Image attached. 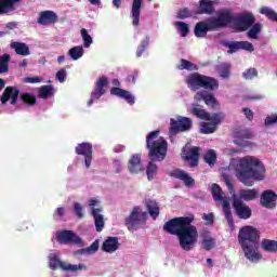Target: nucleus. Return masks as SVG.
Instances as JSON below:
<instances>
[{
    "mask_svg": "<svg viewBox=\"0 0 277 277\" xmlns=\"http://www.w3.org/2000/svg\"><path fill=\"white\" fill-rule=\"evenodd\" d=\"M228 171L233 172L234 176L247 187H252L254 181H263L265 179V167L254 156L232 159Z\"/></svg>",
    "mask_w": 277,
    "mask_h": 277,
    "instance_id": "1",
    "label": "nucleus"
},
{
    "mask_svg": "<svg viewBox=\"0 0 277 277\" xmlns=\"http://www.w3.org/2000/svg\"><path fill=\"white\" fill-rule=\"evenodd\" d=\"M193 222L194 215H189L172 219L163 226L166 233L179 237L180 248L186 252L194 250V247L198 243V229L192 225Z\"/></svg>",
    "mask_w": 277,
    "mask_h": 277,
    "instance_id": "2",
    "label": "nucleus"
},
{
    "mask_svg": "<svg viewBox=\"0 0 277 277\" xmlns=\"http://www.w3.org/2000/svg\"><path fill=\"white\" fill-rule=\"evenodd\" d=\"M147 148L149 150V158L151 161H163L168 153V142L159 136V131L150 132L146 137ZM148 181L155 179L157 174V164L149 162L146 170Z\"/></svg>",
    "mask_w": 277,
    "mask_h": 277,
    "instance_id": "3",
    "label": "nucleus"
},
{
    "mask_svg": "<svg viewBox=\"0 0 277 277\" xmlns=\"http://www.w3.org/2000/svg\"><path fill=\"white\" fill-rule=\"evenodd\" d=\"M239 243L245 252V256L252 263L260 261L259 252V230L252 226H245L238 235Z\"/></svg>",
    "mask_w": 277,
    "mask_h": 277,
    "instance_id": "4",
    "label": "nucleus"
},
{
    "mask_svg": "<svg viewBox=\"0 0 277 277\" xmlns=\"http://www.w3.org/2000/svg\"><path fill=\"white\" fill-rule=\"evenodd\" d=\"M232 21L233 17L230 16V12L228 10L219 11L217 18L211 17L206 22H199L195 26V36L197 38H205L208 31H214V29L226 27Z\"/></svg>",
    "mask_w": 277,
    "mask_h": 277,
    "instance_id": "5",
    "label": "nucleus"
},
{
    "mask_svg": "<svg viewBox=\"0 0 277 277\" xmlns=\"http://www.w3.org/2000/svg\"><path fill=\"white\" fill-rule=\"evenodd\" d=\"M186 83L190 90L196 92V90H200V88H205V90H215L219 88L217 80L202 76L200 74H193L186 78Z\"/></svg>",
    "mask_w": 277,
    "mask_h": 277,
    "instance_id": "6",
    "label": "nucleus"
},
{
    "mask_svg": "<svg viewBox=\"0 0 277 277\" xmlns=\"http://www.w3.org/2000/svg\"><path fill=\"white\" fill-rule=\"evenodd\" d=\"M226 187L228 188L229 194H233V207L236 211V214L241 220H248L252 215V210L250 207L246 206L243 201L239 199V196L235 194V188L233 187V181L228 176L224 177Z\"/></svg>",
    "mask_w": 277,
    "mask_h": 277,
    "instance_id": "7",
    "label": "nucleus"
},
{
    "mask_svg": "<svg viewBox=\"0 0 277 277\" xmlns=\"http://www.w3.org/2000/svg\"><path fill=\"white\" fill-rule=\"evenodd\" d=\"M211 194L216 202H222L223 213L226 217L229 228H235V222L233 221V213L230 212V201L226 198L220 185L212 184Z\"/></svg>",
    "mask_w": 277,
    "mask_h": 277,
    "instance_id": "8",
    "label": "nucleus"
},
{
    "mask_svg": "<svg viewBox=\"0 0 277 277\" xmlns=\"http://www.w3.org/2000/svg\"><path fill=\"white\" fill-rule=\"evenodd\" d=\"M49 259L51 269H57V267L63 269V272H79L81 269H88V267L83 264L72 265L66 262H62L60 260V253L57 252L50 253Z\"/></svg>",
    "mask_w": 277,
    "mask_h": 277,
    "instance_id": "9",
    "label": "nucleus"
},
{
    "mask_svg": "<svg viewBox=\"0 0 277 277\" xmlns=\"http://www.w3.org/2000/svg\"><path fill=\"white\" fill-rule=\"evenodd\" d=\"M89 207L94 220L95 229L97 233H101L103 228H105V216L102 214L103 206H101V201L98 199H91L89 201Z\"/></svg>",
    "mask_w": 277,
    "mask_h": 277,
    "instance_id": "10",
    "label": "nucleus"
},
{
    "mask_svg": "<svg viewBox=\"0 0 277 277\" xmlns=\"http://www.w3.org/2000/svg\"><path fill=\"white\" fill-rule=\"evenodd\" d=\"M146 215L147 213L142 210L140 207H134L130 216L126 219V225L129 230H135L140 228V226L146 224Z\"/></svg>",
    "mask_w": 277,
    "mask_h": 277,
    "instance_id": "11",
    "label": "nucleus"
},
{
    "mask_svg": "<svg viewBox=\"0 0 277 277\" xmlns=\"http://www.w3.org/2000/svg\"><path fill=\"white\" fill-rule=\"evenodd\" d=\"M171 127L169 130V137L172 140L176 133L189 131L192 129V119L187 117H179L177 120L171 119Z\"/></svg>",
    "mask_w": 277,
    "mask_h": 277,
    "instance_id": "12",
    "label": "nucleus"
},
{
    "mask_svg": "<svg viewBox=\"0 0 277 277\" xmlns=\"http://www.w3.org/2000/svg\"><path fill=\"white\" fill-rule=\"evenodd\" d=\"M230 16L232 21L229 23H235V29L238 31H248L254 25V15L250 13L242 14L236 18L233 15Z\"/></svg>",
    "mask_w": 277,
    "mask_h": 277,
    "instance_id": "13",
    "label": "nucleus"
},
{
    "mask_svg": "<svg viewBox=\"0 0 277 277\" xmlns=\"http://www.w3.org/2000/svg\"><path fill=\"white\" fill-rule=\"evenodd\" d=\"M208 122H202L200 126V132L205 135L215 133L217 131V124L222 122V117L219 114H212L210 118L206 119Z\"/></svg>",
    "mask_w": 277,
    "mask_h": 277,
    "instance_id": "14",
    "label": "nucleus"
},
{
    "mask_svg": "<svg viewBox=\"0 0 277 277\" xmlns=\"http://www.w3.org/2000/svg\"><path fill=\"white\" fill-rule=\"evenodd\" d=\"M19 94H21V91L17 88L6 87L0 97V101L2 105H5V103H10L11 105H16V103H18Z\"/></svg>",
    "mask_w": 277,
    "mask_h": 277,
    "instance_id": "15",
    "label": "nucleus"
},
{
    "mask_svg": "<svg viewBox=\"0 0 277 277\" xmlns=\"http://www.w3.org/2000/svg\"><path fill=\"white\" fill-rule=\"evenodd\" d=\"M106 88H107V77L103 76L97 80L95 89L91 93V98L88 102L89 107L94 103V101H98V98L102 97L103 94H105Z\"/></svg>",
    "mask_w": 277,
    "mask_h": 277,
    "instance_id": "16",
    "label": "nucleus"
},
{
    "mask_svg": "<svg viewBox=\"0 0 277 277\" xmlns=\"http://www.w3.org/2000/svg\"><path fill=\"white\" fill-rule=\"evenodd\" d=\"M56 240L58 243H76L81 245L82 240L75 233L70 230H63L56 234Z\"/></svg>",
    "mask_w": 277,
    "mask_h": 277,
    "instance_id": "17",
    "label": "nucleus"
},
{
    "mask_svg": "<svg viewBox=\"0 0 277 277\" xmlns=\"http://www.w3.org/2000/svg\"><path fill=\"white\" fill-rule=\"evenodd\" d=\"M189 147V145H186L183 148V158L185 159V161H188L190 168H196V166H198V157H199V153H200V148L198 147H193L192 149H189L187 151V148Z\"/></svg>",
    "mask_w": 277,
    "mask_h": 277,
    "instance_id": "18",
    "label": "nucleus"
},
{
    "mask_svg": "<svg viewBox=\"0 0 277 277\" xmlns=\"http://www.w3.org/2000/svg\"><path fill=\"white\" fill-rule=\"evenodd\" d=\"M76 153L85 157V168H90L92 164V145L90 143H82L76 147Z\"/></svg>",
    "mask_w": 277,
    "mask_h": 277,
    "instance_id": "19",
    "label": "nucleus"
},
{
    "mask_svg": "<svg viewBox=\"0 0 277 277\" xmlns=\"http://www.w3.org/2000/svg\"><path fill=\"white\" fill-rule=\"evenodd\" d=\"M195 101H203L208 107H217V105H220L217 98H215V95L209 93L208 91L197 92L195 95Z\"/></svg>",
    "mask_w": 277,
    "mask_h": 277,
    "instance_id": "20",
    "label": "nucleus"
},
{
    "mask_svg": "<svg viewBox=\"0 0 277 277\" xmlns=\"http://www.w3.org/2000/svg\"><path fill=\"white\" fill-rule=\"evenodd\" d=\"M277 196L273 190H265L261 196V205L266 209H274L276 207Z\"/></svg>",
    "mask_w": 277,
    "mask_h": 277,
    "instance_id": "21",
    "label": "nucleus"
},
{
    "mask_svg": "<svg viewBox=\"0 0 277 277\" xmlns=\"http://www.w3.org/2000/svg\"><path fill=\"white\" fill-rule=\"evenodd\" d=\"M38 23L39 25H53L57 23V14L53 11H44L40 14Z\"/></svg>",
    "mask_w": 277,
    "mask_h": 277,
    "instance_id": "22",
    "label": "nucleus"
},
{
    "mask_svg": "<svg viewBox=\"0 0 277 277\" xmlns=\"http://www.w3.org/2000/svg\"><path fill=\"white\" fill-rule=\"evenodd\" d=\"M110 94L114 96H119L120 98H124L130 105L135 103V97L131 94V92L122 90L120 88H113L110 90Z\"/></svg>",
    "mask_w": 277,
    "mask_h": 277,
    "instance_id": "23",
    "label": "nucleus"
},
{
    "mask_svg": "<svg viewBox=\"0 0 277 277\" xmlns=\"http://www.w3.org/2000/svg\"><path fill=\"white\" fill-rule=\"evenodd\" d=\"M171 176H174V179H180V181H183L186 187H192L194 185V179L189 176L185 171L183 170H174L171 172Z\"/></svg>",
    "mask_w": 277,
    "mask_h": 277,
    "instance_id": "24",
    "label": "nucleus"
},
{
    "mask_svg": "<svg viewBox=\"0 0 277 277\" xmlns=\"http://www.w3.org/2000/svg\"><path fill=\"white\" fill-rule=\"evenodd\" d=\"M120 248V243L118 242V238L116 237H108L104 242H103V250L104 252H116Z\"/></svg>",
    "mask_w": 277,
    "mask_h": 277,
    "instance_id": "25",
    "label": "nucleus"
},
{
    "mask_svg": "<svg viewBox=\"0 0 277 277\" xmlns=\"http://www.w3.org/2000/svg\"><path fill=\"white\" fill-rule=\"evenodd\" d=\"M237 196L239 200L250 202V200H256L259 198V192L256 189H241Z\"/></svg>",
    "mask_w": 277,
    "mask_h": 277,
    "instance_id": "26",
    "label": "nucleus"
},
{
    "mask_svg": "<svg viewBox=\"0 0 277 277\" xmlns=\"http://www.w3.org/2000/svg\"><path fill=\"white\" fill-rule=\"evenodd\" d=\"M129 170L132 174H137V172H142V158L140 155H133L129 160Z\"/></svg>",
    "mask_w": 277,
    "mask_h": 277,
    "instance_id": "27",
    "label": "nucleus"
},
{
    "mask_svg": "<svg viewBox=\"0 0 277 277\" xmlns=\"http://www.w3.org/2000/svg\"><path fill=\"white\" fill-rule=\"evenodd\" d=\"M21 0H0V14H10V12H14L16 6L14 3H18Z\"/></svg>",
    "mask_w": 277,
    "mask_h": 277,
    "instance_id": "28",
    "label": "nucleus"
},
{
    "mask_svg": "<svg viewBox=\"0 0 277 277\" xmlns=\"http://www.w3.org/2000/svg\"><path fill=\"white\" fill-rule=\"evenodd\" d=\"M11 49H14L15 53L17 55H22L23 57H27V55L30 54L29 45L27 43L12 42Z\"/></svg>",
    "mask_w": 277,
    "mask_h": 277,
    "instance_id": "29",
    "label": "nucleus"
},
{
    "mask_svg": "<svg viewBox=\"0 0 277 277\" xmlns=\"http://www.w3.org/2000/svg\"><path fill=\"white\" fill-rule=\"evenodd\" d=\"M142 9V0H133L132 3V25H140V10Z\"/></svg>",
    "mask_w": 277,
    "mask_h": 277,
    "instance_id": "30",
    "label": "nucleus"
},
{
    "mask_svg": "<svg viewBox=\"0 0 277 277\" xmlns=\"http://www.w3.org/2000/svg\"><path fill=\"white\" fill-rule=\"evenodd\" d=\"M145 205H146L149 215L154 220H157V217H159V205L157 203V201H155L153 199H148L145 201Z\"/></svg>",
    "mask_w": 277,
    "mask_h": 277,
    "instance_id": "31",
    "label": "nucleus"
},
{
    "mask_svg": "<svg viewBox=\"0 0 277 277\" xmlns=\"http://www.w3.org/2000/svg\"><path fill=\"white\" fill-rule=\"evenodd\" d=\"M85 53V50L83 49V45H76L68 51L69 57H71L75 62L77 60H81L83 57V54Z\"/></svg>",
    "mask_w": 277,
    "mask_h": 277,
    "instance_id": "32",
    "label": "nucleus"
},
{
    "mask_svg": "<svg viewBox=\"0 0 277 277\" xmlns=\"http://www.w3.org/2000/svg\"><path fill=\"white\" fill-rule=\"evenodd\" d=\"M189 111H192L194 116H196L197 118H200L201 120H208V118H211V115H209L207 110L198 108L196 104L190 105Z\"/></svg>",
    "mask_w": 277,
    "mask_h": 277,
    "instance_id": "33",
    "label": "nucleus"
},
{
    "mask_svg": "<svg viewBox=\"0 0 277 277\" xmlns=\"http://www.w3.org/2000/svg\"><path fill=\"white\" fill-rule=\"evenodd\" d=\"M199 10L201 14H213V2L210 0H200Z\"/></svg>",
    "mask_w": 277,
    "mask_h": 277,
    "instance_id": "34",
    "label": "nucleus"
},
{
    "mask_svg": "<svg viewBox=\"0 0 277 277\" xmlns=\"http://www.w3.org/2000/svg\"><path fill=\"white\" fill-rule=\"evenodd\" d=\"M261 29H263V26L261 24L253 25L247 32L248 38H250L251 40H259Z\"/></svg>",
    "mask_w": 277,
    "mask_h": 277,
    "instance_id": "35",
    "label": "nucleus"
},
{
    "mask_svg": "<svg viewBox=\"0 0 277 277\" xmlns=\"http://www.w3.org/2000/svg\"><path fill=\"white\" fill-rule=\"evenodd\" d=\"M80 35L83 41V47L85 49H90V45L92 44V42H94V40L92 39V36H90V32H88V29L82 28L80 30Z\"/></svg>",
    "mask_w": 277,
    "mask_h": 277,
    "instance_id": "36",
    "label": "nucleus"
},
{
    "mask_svg": "<svg viewBox=\"0 0 277 277\" xmlns=\"http://www.w3.org/2000/svg\"><path fill=\"white\" fill-rule=\"evenodd\" d=\"M179 70H198V66L185 58L181 60L180 65L177 66Z\"/></svg>",
    "mask_w": 277,
    "mask_h": 277,
    "instance_id": "37",
    "label": "nucleus"
},
{
    "mask_svg": "<svg viewBox=\"0 0 277 277\" xmlns=\"http://www.w3.org/2000/svg\"><path fill=\"white\" fill-rule=\"evenodd\" d=\"M262 248H263V250H266L267 252H277V241L264 239L262 241Z\"/></svg>",
    "mask_w": 277,
    "mask_h": 277,
    "instance_id": "38",
    "label": "nucleus"
},
{
    "mask_svg": "<svg viewBox=\"0 0 277 277\" xmlns=\"http://www.w3.org/2000/svg\"><path fill=\"white\" fill-rule=\"evenodd\" d=\"M215 246V239L211 238V236H202L201 248L203 250H212Z\"/></svg>",
    "mask_w": 277,
    "mask_h": 277,
    "instance_id": "39",
    "label": "nucleus"
},
{
    "mask_svg": "<svg viewBox=\"0 0 277 277\" xmlns=\"http://www.w3.org/2000/svg\"><path fill=\"white\" fill-rule=\"evenodd\" d=\"M203 159L206 163L210 166H215V161L217 159V154H215V150L209 149L206 155L203 156Z\"/></svg>",
    "mask_w": 277,
    "mask_h": 277,
    "instance_id": "40",
    "label": "nucleus"
},
{
    "mask_svg": "<svg viewBox=\"0 0 277 277\" xmlns=\"http://www.w3.org/2000/svg\"><path fill=\"white\" fill-rule=\"evenodd\" d=\"M260 14H264V16H267L269 21H275L277 23V13L273 9H269L268 6H263L260 10Z\"/></svg>",
    "mask_w": 277,
    "mask_h": 277,
    "instance_id": "41",
    "label": "nucleus"
},
{
    "mask_svg": "<svg viewBox=\"0 0 277 277\" xmlns=\"http://www.w3.org/2000/svg\"><path fill=\"white\" fill-rule=\"evenodd\" d=\"M175 27H176L179 34H181L182 38H185V36H187V34H189V25H187L184 22H176Z\"/></svg>",
    "mask_w": 277,
    "mask_h": 277,
    "instance_id": "42",
    "label": "nucleus"
},
{
    "mask_svg": "<svg viewBox=\"0 0 277 277\" xmlns=\"http://www.w3.org/2000/svg\"><path fill=\"white\" fill-rule=\"evenodd\" d=\"M40 98H49V96H53V87L43 85L39 89Z\"/></svg>",
    "mask_w": 277,
    "mask_h": 277,
    "instance_id": "43",
    "label": "nucleus"
},
{
    "mask_svg": "<svg viewBox=\"0 0 277 277\" xmlns=\"http://www.w3.org/2000/svg\"><path fill=\"white\" fill-rule=\"evenodd\" d=\"M98 251V241H94L89 248L77 251L78 254H94Z\"/></svg>",
    "mask_w": 277,
    "mask_h": 277,
    "instance_id": "44",
    "label": "nucleus"
},
{
    "mask_svg": "<svg viewBox=\"0 0 277 277\" xmlns=\"http://www.w3.org/2000/svg\"><path fill=\"white\" fill-rule=\"evenodd\" d=\"M8 62H10V54H4L0 56V74L8 72Z\"/></svg>",
    "mask_w": 277,
    "mask_h": 277,
    "instance_id": "45",
    "label": "nucleus"
},
{
    "mask_svg": "<svg viewBox=\"0 0 277 277\" xmlns=\"http://www.w3.org/2000/svg\"><path fill=\"white\" fill-rule=\"evenodd\" d=\"M217 70L223 79H227V77L230 75V65L221 64L217 66Z\"/></svg>",
    "mask_w": 277,
    "mask_h": 277,
    "instance_id": "46",
    "label": "nucleus"
},
{
    "mask_svg": "<svg viewBox=\"0 0 277 277\" xmlns=\"http://www.w3.org/2000/svg\"><path fill=\"white\" fill-rule=\"evenodd\" d=\"M21 100L23 103H26V105H36V96L30 93H22Z\"/></svg>",
    "mask_w": 277,
    "mask_h": 277,
    "instance_id": "47",
    "label": "nucleus"
},
{
    "mask_svg": "<svg viewBox=\"0 0 277 277\" xmlns=\"http://www.w3.org/2000/svg\"><path fill=\"white\" fill-rule=\"evenodd\" d=\"M228 51L227 53L233 54V53H237V51H241V41H234L228 43Z\"/></svg>",
    "mask_w": 277,
    "mask_h": 277,
    "instance_id": "48",
    "label": "nucleus"
},
{
    "mask_svg": "<svg viewBox=\"0 0 277 277\" xmlns=\"http://www.w3.org/2000/svg\"><path fill=\"white\" fill-rule=\"evenodd\" d=\"M259 71H256V68H249L243 74L242 77L245 79H254V77H258Z\"/></svg>",
    "mask_w": 277,
    "mask_h": 277,
    "instance_id": "49",
    "label": "nucleus"
},
{
    "mask_svg": "<svg viewBox=\"0 0 277 277\" xmlns=\"http://www.w3.org/2000/svg\"><path fill=\"white\" fill-rule=\"evenodd\" d=\"M240 50L248 51L249 53H253L254 44L249 41H240Z\"/></svg>",
    "mask_w": 277,
    "mask_h": 277,
    "instance_id": "50",
    "label": "nucleus"
},
{
    "mask_svg": "<svg viewBox=\"0 0 277 277\" xmlns=\"http://www.w3.org/2000/svg\"><path fill=\"white\" fill-rule=\"evenodd\" d=\"M264 124L266 127H272V124H277V115H271L266 117Z\"/></svg>",
    "mask_w": 277,
    "mask_h": 277,
    "instance_id": "51",
    "label": "nucleus"
},
{
    "mask_svg": "<svg viewBox=\"0 0 277 277\" xmlns=\"http://www.w3.org/2000/svg\"><path fill=\"white\" fill-rule=\"evenodd\" d=\"M150 41V39H146L142 42L141 47L138 48L136 55L137 57H142V53H144V51H146V48L148 47V42Z\"/></svg>",
    "mask_w": 277,
    "mask_h": 277,
    "instance_id": "52",
    "label": "nucleus"
},
{
    "mask_svg": "<svg viewBox=\"0 0 277 277\" xmlns=\"http://www.w3.org/2000/svg\"><path fill=\"white\" fill-rule=\"evenodd\" d=\"M56 79L60 83H64L66 81V69H61L56 72Z\"/></svg>",
    "mask_w": 277,
    "mask_h": 277,
    "instance_id": "53",
    "label": "nucleus"
},
{
    "mask_svg": "<svg viewBox=\"0 0 277 277\" xmlns=\"http://www.w3.org/2000/svg\"><path fill=\"white\" fill-rule=\"evenodd\" d=\"M189 16H192V13L187 9L180 10L177 13V18H189Z\"/></svg>",
    "mask_w": 277,
    "mask_h": 277,
    "instance_id": "54",
    "label": "nucleus"
},
{
    "mask_svg": "<svg viewBox=\"0 0 277 277\" xmlns=\"http://www.w3.org/2000/svg\"><path fill=\"white\" fill-rule=\"evenodd\" d=\"M74 209L76 211V214L78 215V217H83V207H81V203L76 202L74 203Z\"/></svg>",
    "mask_w": 277,
    "mask_h": 277,
    "instance_id": "55",
    "label": "nucleus"
},
{
    "mask_svg": "<svg viewBox=\"0 0 277 277\" xmlns=\"http://www.w3.org/2000/svg\"><path fill=\"white\" fill-rule=\"evenodd\" d=\"M40 81H42L40 77H28L24 79V83H40Z\"/></svg>",
    "mask_w": 277,
    "mask_h": 277,
    "instance_id": "56",
    "label": "nucleus"
},
{
    "mask_svg": "<svg viewBox=\"0 0 277 277\" xmlns=\"http://www.w3.org/2000/svg\"><path fill=\"white\" fill-rule=\"evenodd\" d=\"M243 114L248 118V120H252V118H254V114L252 113V110H250L248 108L243 109Z\"/></svg>",
    "mask_w": 277,
    "mask_h": 277,
    "instance_id": "57",
    "label": "nucleus"
},
{
    "mask_svg": "<svg viewBox=\"0 0 277 277\" xmlns=\"http://www.w3.org/2000/svg\"><path fill=\"white\" fill-rule=\"evenodd\" d=\"M240 137H242V140H250V137H252V132L242 131Z\"/></svg>",
    "mask_w": 277,
    "mask_h": 277,
    "instance_id": "58",
    "label": "nucleus"
},
{
    "mask_svg": "<svg viewBox=\"0 0 277 277\" xmlns=\"http://www.w3.org/2000/svg\"><path fill=\"white\" fill-rule=\"evenodd\" d=\"M202 217L206 220V222H208V224H213V213L203 214Z\"/></svg>",
    "mask_w": 277,
    "mask_h": 277,
    "instance_id": "59",
    "label": "nucleus"
},
{
    "mask_svg": "<svg viewBox=\"0 0 277 277\" xmlns=\"http://www.w3.org/2000/svg\"><path fill=\"white\" fill-rule=\"evenodd\" d=\"M56 213H57V215H60V217H64V213H65L64 208H57Z\"/></svg>",
    "mask_w": 277,
    "mask_h": 277,
    "instance_id": "60",
    "label": "nucleus"
},
{
    "mask_svg": "<svg viewBox=\"0 0 277 277\" xmlns=\"http://www.w3.org/2000/svg\"><path fill=\"white\" fill-rule=\"evenodd\" d=\"M113 4L118 10L120 8V5H122V0H113Z\"/></svg>",
    "mask_w": 277,
    "mask_h": 277,
    "instance_id": "61",
    "label": "nucleus"
},
{
    "mask_svg": "<svg viewBox=\"0 0 277 277\" xmlns=\"http://www.w3.org/2000/svg\"><path fill=\"white\" fill-rule=\"evenodd\" d=\"M92 5H101V0H89Z\"/></svg>",
    "mask_w": 277,
    "mask_h": 277,
    "instance_id": "62",
    "label": "nucleus"
},
{
    "mask_svg": "<svg viewBox=\"0 0 277 277\" xmlns=\"http://www.w3.org/2000/svg\"><path fill=\"white\" fill-rule=\"evenodd\" d=\"M27 66V60H24L23 62L19 63L21 68H25Z\"/></svg>",
    "mask_w": 277,
    "mask_h": 277,
    "instance_id": "63",
    "label": "nucleus"
},
{
    "mask_svg": "<svg viewBox=\"0 0 277 277\" xmlns=\"http://www.w3.org/2000/svg\"><path fill=\"white\" fill-rule=\"evenodd\" d=\"M128 81H132V83H135V76H129Z\"/></svg>",
    "mask_w": 277,
    "mask_h": 277,
    "instance_id": "64",
    "label": "nucleus"
}]
</instances>
